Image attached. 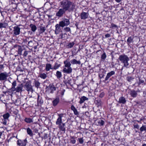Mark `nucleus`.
<instances>
[{
  "mask_svg": "<svg viewBox=\"0 0 146 146\" xmlns=\"http://www.w3.org/2000/svg\"><path fill=\"white\" fill-rule=\"evenodd\" d=\"M104 121L102 119H100L98 121V125L100 126H102L104 123Z\"/></svg>",
  "mask_w": 146,
  "mask_h": 146,
  "instance_id": "nucleus-32",
  "label": "nucleus"
},
{
  "mask_svg": "<svg viewBox=\"0 0 146 146\" xmlns=\"http://www.w3.org/2000/svg\"><path fill=\"white\" fill-rule=\"evenodd\" d=\"M130 94L132 97H135L137 96V93L136 91L133 90L130 92Z\"/></svg>",
  "mask_w": 146,
  "mask_h": 146,
  "instance_id": "nucleus-24",
  "label": "nucleus"
},
{
  "mask_svg": "<svg viewBox=\"0 0 146 146\" xmlns=\"http://www.w3.org/2000/svg\"><path fill=\"white\" fill-rule=\"evenodd\" d=\"M70 143L72 144H74L76 142V140L75 139L74 137V136H71L70 137Z\"/></svg>",
  "mask_w": 146,
  "mask_h": 146,
  "instance_id": "nucleus-29",
  "label": "nucleus"
},
{
  "mask_svg": "<svg viewBox=\"0 0 146 146\" xmlns=\"http://www.w3.org/2000/svg\"><path fill=\"white\" fill-rule=\"evenodd\" d=\"M59 125V127L60 129L61 130L64 131H65V129L64 127L65 124L64 123H62L60 125Z\"/></svg>",
  "mask_w": 146,
  "mask_h": 146,
  "instance_id": "nucleus-23",
  "label": "nucleus"
},
{
  "mask_svg": "<svg viewBox=\"0 0 146 146\" xmlns=\"http://www.w3.org/2000/svg\"><path fill=\"white\" fill-rule=\"evenodd\" d=\"M113 1L112 0H110L108 1L109 2H112Z\"/></svg>",
  "mask_w": 146,
  "mask_h": 146,
  "instance_id": "nucleus-62",
  "label": "nucleus"
},
{
  "mask_svg": "<svg viewBox=\"0 0 146 146\" xmlns=\"http://www.w3.org/2000/svg\"><path fill=\"white\" fill-rule=\"evenodd\" d=\"M17 49L18 50L17 52H18V54L20 55H22V52L23 50L22 47L21 46H18V48Z\"/></svg>",
  "mask_w": 146,
  "mask_h": 146,
  "instance_id": "nucleus-27",
  "label": "nucleus"
},
{
  "mask_svg": "<svg viewBox=\"0 0 146 146\" xmlns=\"http://www.w3.org/2000/svg\"><path fill=\"white\" fill-rule=\"evenodd\" d=\"M7 119H2L3 122H1L3 124L6 125H7Z\"/></svg>",
  "mask_w": 146,
  "mask_h": 146,
  "instance_id": "nucleus-43",
  "label": "nucleus"
},
{
  "mask_svg": "<svg viewBox=\"0 0 146 146\" xmlns=\"http://www.w3.org/2000/svg\"><path fill=\"white\" fill-rule=\"evenodd\" d=\"M142 146H146V144H143L142 145Z\"/></svg>",
  "mask_w": 146,
  "mask_h": 146,
  "instance_id": "nucleus-61",
  "label": "nucleus"
},
{
  "mask_svg": "<svg viewBox=\"0 0 146 146\" xmlns=\"http://www.w3.org/2000/svg\"><path fill=\"white\" fill-rule=\"evenodd\" d=\"M88 100V98L85 96H83L80 98L79 102L80 104L83 103L84 101Z\"/></svg>",
  "mask_w": 146,
  "mask_h": 146,
  "instance_id": "nucleus-22",
  "label": "nucleus"
},
{
  "mask_svg": "<svg viewBox=\"0 0 146 146\" xmlns=\"http://www.w3.org/2000/svg\"><path fill=\"white\" fill-rule=\"evenodd\" d=\"M8 76V74L6 72H2L0 73V81H6L7 78Z\"/></svg>",
  "mask_w": 146,
  "mask_h": 146,
  "instance_id": "nucleus-7",
  "label": "nucleus"
},
{
  "mask_svg": "<svg viewBox=\"0 0 146 146\" xmlns=\"http://www.w3.org/2000/svg\"><path fill=\"white\" fill-rule=\"evenodd\" d=\"M24 87L27 91L33 92V87L30 81L27 82L24 85Z\"/></svg>",
  "mask_w": 146,
  "mask_h": 146,
  "instance_id": "nucleus-4",
  "label": "nucleus"
},
{
  "mask_svg": "<svg viewBox=\"0 0 146 146\" xmlns=\"http://www.w3.org/2000/svg\"><path fill=\"white\" fill-rule=\"evenodd\" d=\"M11 88L8 90L7 92L10 95H12L15 91L17 92H21L23 91V85L22 84H19L17 87L16 82L14 81L12 84Z\"/></svg>",
  "mask_w": 146,
  "mask_h": 146,
  "instance_id": "nucleus-2",
  "label": "nucleus"
},
{
  "mask_svg": "<svg viewBox=\"0 0 146 146\" xmlns=\"http://www.w3.org/2000/svg\"><path fill=\"white\" fill-rule=\"evenodd\" d=\"M63 114L62 113L58 114V117L57 119L56 123V124L57 125H60V124L62 123V118L63 117Z\"/></svg>",
  "mask_w": 146,
  "mask_h": 146,
  "instance_id": "nucleus-10",
  "label": "nucleus"
},
{
  "mask_svg": "<svg viewBox=\"0 0 146 146\" xmlns=\"http://www.w3.org/2000/svg\"><path fill=\"white\" fill-rule=\"evenodd\" d=\"M28 51H25L24 53L23 54V55L24 57H26L28 54Z\"/></svg>",
  "mask_w": 146,
  "mask_h": 146,
  "instance_id": "nucleus-48",
  "label": "nucleus"
},
{
  "mask_svg": "<svg viewBox=\"0 0 146 146\" xmlns=\"http://www.w3.org/2000/svg\"><path fill=\"white\" fill-rule=\"evenodd\" d=\"M61 26L60 25V24H57L56 25L55 27L56 29L55 30V33L56 34H58L61 31V29L60 28Z\"/></svg>",
  "mask_w": 146,
  "mask_h": 146,
  "instance_id": "nucleus-13",
  "label": "nucleus"
},
{
  "mask_svg": "<svg viewBox=\"0 0 146 146\" xmlns=\"http://www.w3.org/2000/svg\"><path fill=\"white\" fill-rule=\"evenodd\" d=\"M56 76L58 78H60L62 77V74L60 72L57 71L56 73Z\"/></svg>",
  "mask_w": 146,
  "mask_h": 146,
  "instance_id": "nucleus-31",
  "label": "nucleus"
},
{
  "mask_svg": "<svg viewBox=\"0 0 146 146\" xmlns=\"http://www.w3.org/2000/svg\"><path fill=\"white\" fill-rule=\"evenodd\" d=\"M140 131L142 132L143 131H146V125H143L140 129Z\"/></svg>",
  "mask_w": 146,
  "mask_h": 146,
  "instance_id": "nucleus-38",
  "label": "nucleus"
},
{
  "mask_svg": "<svg viewBox=\"0 0 146 146\" xmlns=\"http://www.w3.org/2000/svg\"><path fill=\"white\" fill-rule=\"evenodd\" d=\"M134 127L135 128H137V129H139V125L137 124L134 125Z\"/></svg>",
  "mask_w": 146,
  "mask_h": 146,
  "instance_id": "nucleus-50",
  "label": "nucleus"
},
{
  "mask_svg": "<svg viewBox=\"0 0 146 146\" xmlns=\"http://www.w3.org/2000/svg\"><path fill=\"white\" fill-rule=\"evenodd\" d=\"M37 102L38 104H42L43 102V100H42L41 99H39V96H38V97L37 99Z\"/></svg>",
  "mask_w": 146,
  "mask_h": 146,
  "instance_id": "nucleus-42",
  "label": "nucleus"
},
{
  "mask_svg": "<svg viewBox=\"0 0 146 146\" xmlns=\"http://www.w3.org/2000/svg\"><path fill=\"white\" fill-rule=\"evenodd\" d=\"M64 30L66 32H69L70 31V29L68 27H66L64 28Z\"/></svg>",
  "mask_w": 146,
  "mask_h": 146,
  "instance_id": "nucleus-47",
  "label": "nucleus"
},
{
  "mask_svg": "<svg viewBox=\"0 0 146 146\" xmlns=\"http://www.w3.org/2000/svg\"><path fill=\"white\" fill-rule=\"evenodd\" d=\"M115 74V72L113 71H112L110 72L107 73V75L105 79V81H107L109 78Z\"/></svg>",
  "mask_w": 146,
  "mask_h": 146,
  "instance_id": "nucleus-14",
  "label": "nucleus"
},
{
  "mask_svg": "<svg viewBox=\"0 0 146 146\" xmlns=\"http://www.w3.org/2000/svg\"><path fill=\"white\" fill-rule=\"evenodd\" d=\"M115 1L117 3H119L121 1V0H115Z\"/></svg>",
  "mask_w": 146,
  "mask_h": 146,
  "instance_id": "nucleus-59",
  "label": "nucleus"
},
{
  "mask_svg": "<svg viewBox=\"0 0 146 146\" xmlns=\"http://www.w3.org/2000/svg\"><path fill=\"white\" fill-rule=\"evenodd\" d=\"M18 70L20 72H23V70L21 69L20 67H18Z\"/></svg>",
  "mask_w": 146,
  "mask_h": 146,
  "instance_id": "nucleus-54",
  "label": "nucleus"
},
{
  "mask_svg": "<svg viewBox=\"0 0 146 146\" xmlns=\"http://www.w3.org/2000/svg\"><path fill=\"white\" fill-rule=\"evenodd\" d=\"M25 121L27 123H30L33 121L32 119L30 118H26L25 119Z\"/></svg>",
  "mask_w": 146,
  "mask_h": 146,
  "instance_id": "nucleus-36",
  "label": "nucleus"
},
{
  "mask_svg": "<svg viewBox=\"0 0 146 146\" xmlns=\"http://www.w3.org/2000/svg\"><path fill=\"white\" fill-rule=\"evenodd\" d=\"M35 86L37 88H38L40 85V83L38 81L35 80Z\"/></svg>",
  "mask_w": 146,
  "mask_h": 146,
  "instance_id": "nucleus-37",
  "label": "nucleus"
},
{
  "mask_svg": "<svg viewBox=\"0 0 146 146\" xmlns=\"http://www.w3.org/2000/svg\"><path fill=\"white\" fill-rule=\"evenodd\" d=\"M60 65L58 64L57 63H55L54 65V66L53 69L54 70L58 69L59 67H60Z\"/></svg>",
  "mask_w": 146,
  "mask_h": 146,
  "instance_id": "nucleus-35",
  "label": "nucleus"
},
{
  "mask_svg": "<svg viewBox=\"0 0 146 146\" xmlns=\"http://www.w3.org/2000/svg\"><path fill=\"white\" fill-rule=\"evenodd\" d=\"M59 23L61 27H62L64 26H68L70 24L69 19L66 18L64 19L62 21H60Z\"/></svg>",
  "mask_w": 146,
  "mask_h": 146,
  "instance_id": "nucleus-5",
  "label": "nucleus"
},
{
  "mask_svg": "<svg viewBox=\"0 0 146 146\" xmlns=\"http://www.w3.org/2000/svg\"><path fill=\"white\" fill-rule=\"evenodd\" d=\"M21 46L17 45H15L14 46V48H17V49L18 48V46Z\"/></svg>",
  "mask_w": 146,
  "mask_h": 146,
  "instance_id": "nucleus-58",
  "label": "nucleus"
},
{
  "mask_svg": "<svg viewBox=\"0 0 146 146\" xmlns=\"http://www.w3.org/2000/svg\"><path fill=\"white\" fill-rule=\"evenodd\" d=\"M30 26L33 31L34 32L36 30V27L35 25L33 24H31Z\"/></svg>",
  "mask_w": 146,
  "mask_h": 146,
  "instance_id": "nucleus-30",
  "label": "nucleus"
},
{
  "mask_svg": "<svg viewBox=\"0 0 146 146\" xmlns=\"http://www.w3.org/2000/svg\"><path fill=\"white\" fill-rule=\"evenodd\" d=\"M40 77L42 78L45 79L47 77V76L44 73H41L40 74Z\"/></svg>",
  "mask_w": 146,
  "mask_h": 146,
  "instance_id": "nucleus-33",
  "label": "nucleus"
},
{
  "mask_svg": "<svg viewBox=\"0 0 146 146\" xmlns=\"http://www.w3.org/2000/svg\"><path fill=\"white\" fill-rule=\"evenodd\" d=\"M119 59L121 63L123 64V67L122 68L121 70L123 69V67L127 68L129 67L130 65L129 61V59L127 56L125 55H120L119 58Z\"/></svg>",
  "mask_w": 146,
  "mask_h": 146,
  "instance_id": "nucleus-3",
  "label": "nucleus"
},
{
  "mask_svg": "<svg viewBox=\"0 0 146 146\" xmlns=\"http://www.w3.org/2000/svg\"><path fill=\"white\" fill-rule=\"evenodd\" d=\"M29 40V38H27L25 39H24L23 40V42L25 43H26L27 42H28Z\"/></svg>",
  "mask_w": 146,
  "mask_h": 146,
  "instance_id": "nucleus-51",
  "label": "nucleus"
},
{
  "mask_svg": "<svg viewBox=\"0 0 146 146\" xmlns=\"http://www.w3.org/2000/svg\"><path fill=\"white\" fill-rule=\"evenodd\" d=\"M119 102L120 103L124 104L126 102V100L124 97H121L119 98Z\"/></svg>",
  "mask_w": 146,
  "mask_h": 146,
  "instance_id": "nucleus-21",
  "label": "nucleus"
},
{
  "mask_svg": "<svg viewBox=\"0 0 146 146\" xmlns=\"http://www.w3.org/2000/svg\"><path fill=\"white\" fill-rule=\"evenodd\" d=\"M66 11L62 8L60 9L56 13V15L58 17H62L64 14L65 13Z\"/></svg>",
  "mask_w": 146,
  "mask_h": 146,
  "instance_id": "nucleus-6",
  "label": "nucleus"
},
{
  "mask_svg": "<svg viewBox=\"0 0 146 146\" xmlns=\"http://www.w3.org/2000/svg\"><path fill=\"white\" fill-rule=\"evenodd\" d=\"M105 36L106 38L109 37L110 36V34H107L105 35Z\"/></svg>",
  "mask_w": 146,
  "mask_h": 146,
  "instance_id": "nucleus-55",
  "label": "nucleus"
},
{
  "mask_svg": "<svg viewBox=\"0 0 146 146\" xmlns=\"http://www.w3.org/2000/svg\"><path fill=\"white\" fill-rule=\"evenodd\" d=\"M70 62L72 64H78L80 65L81 64V62L80 61H77L75 59L72 60H71Z\"/></svg>",
  "mask_w": 146,
  "mask_h": 146,
  "instance_id": "nucleus-17",
  "label": "nucleus"
},
{
  "mask_svg": "<svg viewBox=\"0 0 146 146\" xmlns=\"http://www.w3.org/2000/svg\"><path fill=\"white\" fill-rule=\"evenodd\" d=\"M134 79L131 76H128L127 77V80L129 82H131Z\"/></svg>",
  "mask_w": 146,
  "mask_h": 146,
  "instance_id": "nucleus-41",
  "label": "nucleus"
},
{
  "mask_svg": "<svg viewBox=\"0 0 146 146\" xmlns=\"http://www.w3.org/2000/svg\"><path fill=\"white\" fill-rule=\"evenodd\" d=\"M48 89L50 90V93H52L54 91L56 90V88L53 84H50L48 87Z\"/></svg>",
  "mask_w": 146,
  "mask_h": 146,
  "instance_id": "nucleus-15",
  "label": "nucleus"
},
{
  "mask_svg": "<svg viewBox=\"0 0 146 146\" xmlns=\"http://www.w3.org/2000/svg\"><path fill=\"white\" fill-rule=\"evenodd\" d=\"M61 7L65 11L72 12L75 9V5L68 0H63L60 2Z\"/></svg>",
  "mask_w": 146,
  "mask_h": 146,
  "instance_id": "nucleus-1",
  "label": "nucleus"
},
{
  "mask_svg": "<svg viewBox=\"0 0 146 146\" xmlns=\"http://www.w3.org/2000/svg\"><path fill=\"white\" fill-rule=\"evenodd\" d=\"M27 143V140L26 139L23 141L18 140L17 141V144L18 146H25Z\"/></svg>",
  "mask_w": 146,
  "mask_h": 146,
  "instance_id": "nucleus-9",
  "label": "nucleus"
},
{
  "mask_svg": "<svg viewBox=\"0 0 146 146\" xmlns=\"http://www.w3.org/2000/svg\"><path fill=\"white\" fill-rule=\"evenodd\" d=\"M3 116V119H7V120H9V118L10 116V115L9 113H7L4 114Z\"/></svg>",
  "mask_w": 146,
  "mask_h": 146,
  "instance_id": "nucleus-26",
  "label": "nucleus"
},
{
  "mask_svg": "<svg viewBox=\"0 0 146 146\" xmlns=\"http://www.w3.org/2000/svg\"><path fill=\"white\" fill-rule=\"evenodd\" d=\"M64 64L65 68L71 67V64L68 60L64 61Z\"/></svg>",
  "mask_w": 146,
  "mask_h": 146,
  "instance_id": "nucleus-16",
  "label": "nucleus"
},
{
  "mask_svg": "<svg viewBox=\"0 0 146 146\" xmlns=\"http://www.w3.org/2000/svg\"><path fill=\"white\" fill-rule=\"evenodd\" d=\"M20 28L18 26H15L13 27V33L14 36L19 35L20 33Z\"/></svg>",
  "mask_w": 146,
  "mask_h": 146,
  "instance_id": "nucleus-8",
  "label": "nucleus"
},
{
  "mask_svg": "<svg viewBox=\"0 0 146 146\" xmlns=\"http://www.w3.org/2000/svg\"><path fill=\"white\" fill-rule=\"evenodd\" d=\"M59 102V98H56L54 99L52 102L53 105L54 106L57 105Z\"/></svg>",
  "mask_w": 146,
  "mask_h": 146,
  "instance_id": "nucleus-20",
  "label": "nucleus"
},
{
  "mask_svg": "<svg viewBox=\"0 0 146 146\" xmlns=\"http://www.w3.org/2000/svg\"><path fill=\"white\" fill-rule=\"evenodd\" d=\"M106 57V54L104 53L102 55L101 58L102 60H104Z\"/></svg>",
  "mask_w": 146,
  "mask_h": 146,
  "instance_id": "nucleus-45",
  "label": "nucleus"
},
{
  "mask_svg": "<svg viewBox=\"0 0 146 146\" xmlns=\"http://www.w3.org/2000/svg\"><path fill=\"white\" fill-rule=\"evenodd\" d=\"M53 68H52V65L50 63H47L46 64L45 70L46 71H49L50 69H53Z\"/></svg>",
  "mask_w": 146,
  "mask_h": 146,
  "instance_id": "nucleus-19",
  "label": "nucleus"
},
{
  "mask_svg": "<svg viewBox=\"0 0 146 146\" xmlns=\"http://www.w3.org/2000/svg\"><path fill=\"white\" fill-rule=\"evenodd\" d=\"M104 92H102L100 94L99 96L100 98H102L104 97Z\"/></svg>",
  "mask_w": 146,
  "mask_h": 146,
  "instance_id": "nucleus-49",
  "label": "nucleus"
},
{
  "mask_svg": "<svg viewBox=\"0 0 146 146\" xmlns=\"http://www.w3.org/2000/svg\"><path fill=\"white\" fill-rule=\"evenodd\" d=\"M78 141L79 143L81 144H82L84 142L83 138H78Z\"/></svg>",
  "mask_w": 146,
  "mask_h": 146,
  "instance_id": "nucleus-40",
  "label": "nucleus"
},
{
  "mask_svg": "<svg viewBox=\"0 0 146 146\" xmlns=\"http://www.w3.org/2000/svg\"><path fill=\"white\" fill-rule=\"evenodd\" d=\"M28 45L29 46H33V41L32 40L29 41Z\"/></svg>",
  "mask_w": 146,
  "mask_h": 146,
  "instance_id": "nucleus-46",
  "label": "nucleus"
},
{
  "mask_svg": "<svg viewBox=\"0 0 146 146\" xmlns=\"http://www.w3.org/2000/svg\"><path fill=\"white\" fill-rule=\"evenodd\" d=\"M89 16L88 13L86 12H82L80 15V18L81 19L85 20L87 19Z\"/></svg>",
  "mask_w": 146,
  "mask_h": 146,
  "instance_id": "nucleus-12",
  "label": "nucleus"
},
{
  "mask_svg": "<svg viewBox=\"0 0 146 146\" xmlns=\"http://www.w3.org/2000/svg\"><path fill=\"white\" fill-rule=\"evenodd\" d=\"M133 38H132L131 36L129 37L127 40L128 44H129L133 42Z\"/></svg>",
  "mask_w": 146,
  "mask_h": 146,
  "instance_id": "nucleus-34",
  "label": "nucleus"
},
{
  "mask_svg": "<svg viewBox=\"0 0 146 146\" xmlns=\"http://www.w3.org/2000/svg\"><path fill=\"white\" fill-rule=\"evenodd\" d=\"M59 38H63V34L62 33L59 36Z\"/></svg>",
  "mask_w": 146,
  "mask_h": 146,
  "instance_id": "nucleus-57",
  "label": "nucleus"
},
{
  "mask_svg": "<svg viewBox=\"0 0 146 146\" xmlns=\"http://www.w3.org/2000/svg\"><path fill=\"white\" fill-rule=\"evenodd\" d=\"M4 68V66L3 65V64L0 65V70H2V71H3V69Z\"/></svg>",
  "mask_w": 146,
  "mask_h": 146,
  "instance_id": "nucleus-52",
  "label": "nucleus"
},
{
  "mask_svg": "<svg viewBox=\"0 0 146 146\" xmlns=\"http://www.w3.org/2000/svg\"><path fill=\"white\" fill-rule=\"evenodd\" d=\"M72 69L71 67H68L64 68L63 69L62 71L64 73L67 74H70L72 72Z\"/></svg>",
  "mask_w": 146,
  "mask_h": 146,
  "instance_id": "nucleus-11",
  "label": "nucleus"
},
{
  "mask_svg": "<svg viewBox=\"0 0 146 146\" xmlns=\"http://www.w3.org/2000/svg\"><path fill=\"white\" fill-rule=\"evenodd\" d=\"M111 27H115L116 28L117 27V26L116 25L113 24V23H112L111 24Z\"/></svg>",
  "mask_w": 146,
  "mask_h": 146,
  "instance_id": "nucleus-53",
  "label": "nucleus"
},
{
  "mask_svg": "<svg viewBox=\"0 0 146 146\" xmlns=\"http://www.w3.org/2000/svg\"><path fill=\"white\" fill-rule=\"evenodd\" d=\"M34 48L35 49H36L37 48V46H35L34 47Z\"/></svg>",
  "mask_w": 146,
  "mask_h": 146,
  "instance_id": "nucleus-60",
  "label": "nucleus"
},
{
  "mask_svg": "<svg viewBox=\"0 0 146 146\" xmlns=\"http://www.w3.org/2000/svg\"><path fill=\"white\" fill-rule=\"evenodd\" d=\"M96 104L98 106H100L101 105L102 102L100 100H96Z\"/></svg>",
  "mask_w": 146,
  "mask_h": 146,
  "instance_id": "nucleus-44",
  "label": "nucleus"
},
{
  "mask_svg": "<svg viewBox=\"0 0 146 146\" xmlns=\"http://www.w3.org/2000/svg\"><path fill=\"white\" fill-rule=\"evenodd\" d=\"M27 134L31 137L33 136V133L31 130L28 127L27 129Z\"/></svg>",
  "mask_w": 146,
  "mask_h": 146,
  "instance_id": "nucleus-25",
  "label": "nucleus"
},
{
  "mask_svg": "<svg viewBox=\"0 0 146 146\" xmlns=\"http://www.w3.org/2000/svg\"><path fill=\"white\" fill-rule=\"evenodd\" d=\"M75 44V43L74 42H69L67 45V48H71Z\"/></svg>",
  "mask_w": 146,
  "mask_h": 146,
  "instance_id": "nucleus-28",
  "label": "nucleus"
},
{
  "mask_svg": "<svg viewBox=\"0 0 146 146\" xmlns=\"http://www.w3.org/2000/svg\"><path fill=\"white\" fill-rule=\"evenodd\" d=\"M40 31L41 33H43L46 30L45 28L44 27L41 26L40 27Z\"/></svg>",
  "mask_w": 146,
  "mask_h": 146,
  "instance_id": "nucleus-39",
  "label": "nucleus"
},
{
  "mask_svg": "<svg viewBox=\"0 0 146 146\" xmlns=\"http://www.w3.org/2000/svg\"><path fill=\"white\" fill-rule=\"evenodd\" d=\"M144 81L143 80H139V84H140L141 83H144Z\"/></svg>",
  "mask_w": 146,
  "mask_h": 146,
  "instance_id": "nucleus-56",
  "label": "nucleus"
},
{
  "mask_svg": "<svg viewBox=\"0 0 146 146\" xmlns=\"http://www.w3.org/2000/svg\"><path fill=\"white\" fill-rule=\"evenodd\" d=\"M71 109L73 111L74 115H78L79 114V113L78 112L76 108L74 106L72 105L71 106Z\"/></svg>",
  "mask_w": 146,
  "mask_h": 146,
  "instance_id": "nucleus-18",
  "label": "nucleus"
}]
</instances>
